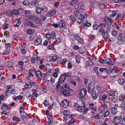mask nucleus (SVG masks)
Masks as SVG:
<instances>
[{
  "instance_id": "nucleus-38",
  "label": "nucleus",
  "mask_w": 125,
  "mask_h": 125,
  "mask_svg": "<svg viewBox=\"0 0 125 125\" xmlns=\"http://www.w3.org/2000/svg\"><path fill=\"white\" fill-rule=\"evenodd\" d=\"M50 36L51 39L53 38V39H55L56 36L55 35V32L54 31H52L50 33Z\"/></svg>"
},
{
  "instance_id": "nucleus-44",
  "label": "nucleus",
  "mask_w": 125,
  "mask_h": 125,
  "mask_svg": "<svg viewBox=\"0 0 125 125\" xmlns=\"http://www.w3.org/2000/svg\"><path fill=\"white\" fill-rule=\"evenodd\" d=\"M11 90L7 89L6 90L5 92V97H7L8 96V93H11Z\"/></svg>"
},
{
  "instance_id": "nucleus-43",
  "label": "nucleus",
  "mask_w": 125,
  "mask_h": 125,
  "mask_svg": "<svg viewBox=\"0 0 125 125\" xmlns=\"http://www.w3.org/2000/svg\"><path fill=\"white\" fill-rule=\"evenodd\" d=\"M62 88H64L68 89L69 88V84L66 83H64L62 84Z\"/></svg>"
},
{
  "instance_id": "nucleus-27",
  "label": "nucleus",
  "mask_w": 125,
  "mask_h": 125,
  "mask_svg": "<svg viewBox=\"0 0 125 125\" xmlns=\"http://www.w3.org/2000/svg\"><path fill=\"white\" fill-rule=\"evenodd\" d=\"M78 2L77 0H73L70 3V5L74 6L78 3Z\"/></svg>"
},
{
  "instance_id": "nucleus-40",
  "label": "nucleus",
  "mask_w": 125,
  "mask_h": 125,
  "mask_svg": "<svg viewBox=\"0 0 125 125\" xmlns=\"http://www.w3.org/2000/svg\"><path fill=\"white\" fill-rule=\"evenodd\" d=\"M117 94H115L114 91H110V92H109V95L110 96H112V97H115V95H117Z\"/></svg>"
},
{
  "instance_id": "nucleus-48",
  "label": "nucleus",
  "mask_w": 125,
  "mask_h": 125,
  "mask_svg": "<svg viewBox=\"0 0 125 125\" xmlns=\"http://www.w3.org/2000/svg\"><path fill=\"white\" fill-rule=\"evenodd\" d=\"M74 120L73 119H72L70 120L69 122H67L66 123V125H68V124L69 125L70 124H73L74 123Z\"/></svg>"
},
{
  "instance_id": "nucleus-50",
  "label": "nucleus",
  "mask_w": 125,
  "mask_h": 125,
  "mask_svg": "<svg viewBox=\"0 0 125 125\" xmlns=\"http://www.w3.org/2000/svg\"><path fill=\"white\" fill-rule=\"evenodd\" d=\"M22 4L25 6L30 5V2H29V1L27 0H24Z\"/></svg>"
},
{
  "instance_id": "nucleus-11",
  "label": "nucleus",
  "mask_w": 125,
  "mask_h": 125,
  "mask_svg": "<svg viewBox=\"0 0 125 125\" xmlns=\"http://www.w3.org/2000/svg\"><path fill=\"white\" fill-rule=\"evenodd\" d=\"M42 43V39L39 37L37 38L34 42V44L36 45H40Z\"/></svg>"
},
{
  "instance_id": "nucleus-18",
  "label": "nucleus",
  "mask_w": 125,
  "mask_h": 125,
  "mask_svg": "<svg viewBox=\"0 0 125 125\" xmlns=\"http://www.w3.org/2000/svg\"><path fill=\"white\" fill-rule=\"evenodd\" d=\"M91 24L87 21H86L85 22L83 23L82 25V27L84 29H86V27H90L91 26Z\"/></svg>"
},
{
  "instance_id": "nucleus-2",
  "label": "nucleus",
  "mask_w": 125,
  "mask_h": 125,
  "mask_svg": "<svg viewBox=\"0 0 125 125\" xmlns=\"http://www.w3.org/2000/svg\"><path fill=\"white\" fill-rule=\"evenodd\" d=\"M35 6L36 8L35 12L37 14H40L42 11H46L48 10L47 7L45 6L41 7L37 5Z\"/></svg>"
},
{
  "instance_id": "nucleus-64",
  "label": "nucleus",
  "mask_w": 125,
  "mask_h": 125,
  "mask_svg": "<svg viewBox=\"0 0 125 125\" xmlns=\"http://www.w3.org/2000/svg\"><path fill=\"white\" fill-rule=\"evenodd\" d=\"M104 3H100L98 5V6L100 8V9H102L104 8Z\"/></svg>"
},
{
  "instance_id": "nucleus-47",
  "label": "nucleus",
  "mask_w": 125,
  "mask_h": 125,
  "mask_svg": "<svg viewBox=\"0 0 125 125\" xmlns=\"http://www.w3.org/2000/svg\"><path fill=\"white\" fill-rule=\"evenodd\" d=\"M93 64V63L91 61H87L86 62V65L87 66H91Z\"/></svg>"
},
{
  "instance_id": "nucleus-10",
  "label": "nucleus",
  "mask_w": 125,
  "mask_h": 125,
  "mask_svg": "<svg viewBox=\"0 0 125 125\" xmlns=\"http://www.w3.org/2000/svg\"><path fill=\"white\" fill-rule=\"evenodd\" d=\"M62 106L64 108H66L68 106L69 103L66 99L63 100L61 103Z\"/></svg>"
},
{
  "instance_id": "nucleus-8",
  "label": "nucleus",
  "mask_w": 125,
  "mask_h": 125,
  "mask_svg": "<svg viewBox=\"0 0 125 125\" xmlns=\"http://www.w3.org/2000/svg\"><path fill=\"white\" fill-rule=\"evenodd\" d=\"M104 20L105 23L108 25H111L113 22L112 19L109 17H105Z\"/></svg>"
},
{
  "instance_id": "nucleus-49",
  "label": "nucleus",
  "mask_w": 125,
  "mask_h": 125,
  "mask_svg": "<svg viewBox=\"0 0 125 125\" xmlns=\"http://www.w3.org/2000/svg\"><path fill=\"white\" fill-rule=\"evenodd\" d=\"M118 82L121 85H123L125 82V81L124 79L120 78L118 80Z\"/></svg>"
},
{
  "instance_id": "nucleus-42",
  "label": "nucleus",
  "mask_w": 125,
  "mask_h": 125,
  "mask_svg": "<svg viewBox=\"0 0 125 125\" xmlns=\"http://www.w3.org/2000/svg\"><path fill=\"white\" fill-rule=\"evenodd\" d=\"M125 35L123 33H121L119 35L118 38L123 40H124V39H125Z\"/></svg>"
},
{
  "instance_id": "nucleus-19",
  "label": "nucleus",
  "mask_w": 125,
  "mask_h": 125,
  "mask_svg": "<svg viewBox=\"0 0 125 125\" xmlns=\"http://www.w3.org/2000/svg\"><path fill=\"white\" fill-rule=\"evenodd\" d=\"M85 6L84 3L83 2H80L78 4V7L80 9H83Z\"/></svg>"
},
{
  "instance_id": "nucleus-52",
  "label": "nucleus",
  "mask_w": 125,
  "mask_h": 125,
  "mask_svg": "<svg viewBox=\"0 0 125 125\" xmlns=\"http://www.w3.org/2000/svg\"><path fill=\"white\" fill-rule=\"evenodd\" d=\"M110 103H109V102H105L103 106V109H104V108L105 109L107 108L108 105L110 104Z\"/></svg>"
},
{
  "instance_id": "nucleus-60",
  "label": "nucleus",
  "mask_w": 125,
  "mask_h": 125,
  "mask_svg": "<svg viewBox=\"0 0 125 125\" xmlns=\"http://www.w3.org/2000/svg\"><path fill=\"white\" fill-rule=\"evenodd\" d=\"M69 112L67 110H65L63 112V114L65 116H69L68 115L69 114Z\"/></svg>"
},
{
  "instance_id": "nucleus-57",
  "label": "nucleus",
  "mask_w": 125,
  "mask_h": 125,
  "mask_svg": "<svg viewBox=\"0 0 125 125\" xmlns=\"http://www.w3.org/2000/svg\"><path fill=\"white\" fill-rule=\"evenodd\" d=\"M73 12L74 14L76 16H77L80 14L79 10L77 9L75 10Z\"/></svg>"
},
{
  "instance_id": "nucleus-9",
  "label": "nucleus",
  "mask_w": 125,
  "mask_h": 125,
  "mask_svg": "<svg viewBox=\"0 0 125 125\" xmlns=\"http://www.w3.org/2000/svg\"><path fill=\"white\" fill-rule=\"evenodd\" d=\"M99 97V99L103 101H105L107 98V95L103 92H102L101 95H100Z\"/></svg>"
},
{
  "instance_id": "nucleus-26",
  "label": "nucleus",
  "mask_w": 125,
  "mask_h": 125,
  "mask_svg": "<svg viewBox=\"0 0 125 125\" xmlns=\"http://www.w3.org/2000/svg\"><path fill=\"white\" fill-rule=\"evenodd\" d=\"M62 94L66 96H68L70 95V94L69 91L67 90H64Z\"/></svg>"
},
{
  "instance_id": "nucleus-36",
  "label": "nucleus",
  "mask_w": 125,
  "mask_h": 125,
  "mask_svg": "<svg viewBox=\"0 0 125 125\" xmlns=\"http://www.w3.org/2000/svg\"><path fill=\"white\" fill-rule=\"evenodd\" d=\"M26 96L27 97H28V99H31L32 97L34 96L33 95L32 96V95H31L30 93L29 92H27L26 93Z\"/></svg>"
},
{
  "instance_id": "nucleus-6",
  "label": "nucleus",
  "mask_w": 125,
  "mask_h": 125,
  "mask_svg": "<svg viewBox=\"0 0 125 125\" xmlns=\"http://www.w3.org/2000/svg\"><path fill=\"white\" fill-rule=\"evenodd\" d=\"M105 109L102 108L100 112L93 116L96 119H99L101 118L104 115V112L105 111Z\"/></svg>"
},
{
  "instance_id": "nucleus-39",
  "label": "nucleus",
  "mask_w": 125,
  "mask_h": 125,
  "mask_svg": "<svg viewBox=\"0 0 125 125\" xmlns=\"http://www.w3.org/2000/svg\"><path fill=\"white\" fill-rule=\"evenodd\" d=\"M80 56L79 55H77L76 56V60L77 63H79L80 61Z\"/></svg>"
},
{
  "instance_id": "nucleus-34",
  "label": "nucleus",
  "mask_w": 125,
  "mask_h": 125,
  "mask_svg": "<svg viewBox=\"0 0 125 125\" xmlns=\"http://www.w3.org/2000/svg\"><path fill=\"white\" fill-rule=\"evenodd\" d=\"M92 93V97L93 99H96L98 96V94L95 92H93Z\"/></svg>"
},
{
  "instance_id": "nucleus-33",
  "label": "nucleus",
  "mask_w": 125,
  "mask_h": 125,
  "mask_svg": "<svg viewBox=\"0 0 125 125\" xmlns=\"http://www.w3.org/2000/svg\"><path fill=\"white\" fill-rule=\"evenodd\" d=\"M10 26L9 24L6 23H4L2 25V28L4 30L8 28Z\"/></svg>"
},
{
  "instance_id": "nucleus-59",
  "label": "nucleus",
  "mask_w": 125,
  "mask_h": 125,
  "mask_svg": "<svg viewBox=\"0 0 125 125\" xmlns=\"http://www.w3.org/2000/svg\"><path fill=\"white\" fill-rule=\"evenodd\" d=\"M73 48L74 50H78L80 49V47L77 45H74L73 47Z\"/></svg>"
},
{
  "instance_id": "nucleus-5",
  "label": "nucleus",
  "mask_w": 125,
  "mask_h": 125,
  "mask_svg": "<svg viewBox=\"0 0 125 125\" xmlns=\"http://www.w3.org/2000/svg\"><path fill=\"white\" fill-rule=\"evenodd\" d=\"M28 18L29 19L31 20L32 21H36V23L38 25L40 24V22H41L40 21H39L37 20L38 18L35 16L32 15H29Z\"/></svg>"
},
{
  "instance_id": "nucleus-16",
  "label": "nucleus",
  "mask_w": 125,
  "mask_h": 125,
  "mask_svg": "<svg viewBox=\"0 0 125 125\" xmlns=\"http://www.w3.org/2000/svg\"><path fill=\"white\" fill-rule=\"evenodd\" d=\"M87 15L86 14V13L85 14L84 16H83L82 14H80V16L81 17V19L82 21V22H83V24L84 23V22H85L86 21H87Z\"/></svg>"
},
{
  "instance_id": "nucleus-61",
  "label": "nucleus",
  "mask_w": 125,
  "mask_h": 125,
  "mask_svg": "<svg viewBox=\"0 0 125 125\" xmlns=\"http://www.w3.org/2000/svg\"><path fill=\"white\" fill-rule=\"evenodd\" d=\"M6 13L7 15L9 16H11L12 14V11L8 10L6 11Z\"/></svg>"
},
{
  "instance_id": "nucleus-45",
  "label": "nucleus",
  "mask_w": 125,
  "mask_h": 125,
  "mask_svg": "<svg viewBox=\"0 0 125 125\" xmlns=\"http://www.w3.org/2000/svg\"><path fill=\"white\" fill-rule=\"evenodd\" d=\"M20 114L22 119H24L26 118L27 114L24 111L22 114Z\"/></svg>"
},
{
  "instance_id": "nucleus-41",
  "label": "nucleus",
  "mask_w": 125,
  "mask_h": 125,
  "mask_svg": "<svg viewBox=\"0 0 125 125\" xmlns=\"http://www.w3.org/2000/svg\"><path fill=\"white\" fill-rule=\"evenodd\" d=\"M117 96L115 95V97H112L111 99H110L109 100V102H110L111 101L112 102H114L116 101V99Z\"/></svg>"
},
{
  "instance_id": "nucleus-30",
  "label": "nucleus",
  "mask_w": 125,
  "mask_h": 125,
  "mask_svg": "<svg viewBox=\"0 0 125 125\" xmlns=\"http://www.w3.org/2000/svg\"><path fill=\"white\" fill-rule=\"evenodd\" d=\"M125 40L118 38L117 42L120 44H122L125 43Z\"/></svg>"
},
{
  "instance_id": "nucleus-12",
  "label": "nucleus",
  "mask_w": 125,
  "mask_h": 125,
  "mask_svg": "<svg viewBox=\"0 0 125 125\" xmlns=\"http://www.w3.org/2000/svg\"><path fill=\"white\" fill-rule=\"evenodd\" d=\"M74 37L80 43H83V39L82 38H81L78 34H74Z\"/></svg>"
},
{
  "instance_id": "nucleus-7",
  "label": "nucleus",
  "mask_w": 125,
  "mask_h": 125,
  "mask_svg": "<svg viewBox=\"0 0 125 125\" xmlns=\"http://www.w3.org/2000/svg\"><path fill=\"white\" fill-rule=\"evenodd\" d=\"M86 92V90L85 88L82 89L79 95V97L81 99L83 98L85 95Z\"/></svg>"
},
{
  "instance_id": "nucleus-53",
  "label": "nucleus",
  "mask_w": 125,
  "mask_h": 125,
  "mask_svg": "<svg viewBox=\"0 0 125 125\" xmlns=\"http://www.w3.org/2000/svg\"><path fill=\"white\" fill-rule=\"evenodd\" d=\"M81 50L79 51V52L80 53H83L85 51V48L84 47H83V48H80Z\"/></svg>"
},
{
  "instance_id": "nucleus-13",
  "label": "nucleus",
  "mask_w": 125,
  "mask_h": 125,
  "mask_svg": "<svg viewBox=\"0 0 125 125\" xmlns=\"http://www.w3.org/2000/svg\"><path fill=\"white\" fill-rule=\"evenodd\" d=\"M105 63H106L108 65H111L114 64V62L113 60H111L110 59L107 58L105 59Z\"/></svg>"
},
{
  "instance_id": "nucleus-15",
  "label": "nucleus",
  "mask_w": 125,
  "mask_h": 125,
  "mask_svg": "<svg viewBox=\"0 0 125 125\" xmlns=\"http://www.w3.org/2000/svg\"><path fill=\"white\" fill-rule=\"evenodd\" d=\"M66 78L64 74H63L62 75L61 77L59 78L58 83H62L64 82Z\"/></svg>"
},
{
  "instance_id": "nucleus-21",
  "label": "nucleus",
  "mask_w": 125,
  "mask_h": 125,
  "mask_svg": "<svg viewBox=\"0 0 125 125\" xmlns=\"http://www.w3.org/2000/svg\"><path fill=\"white\" fill-rule=\"evenodd\" d=\"M25 21H26L24 22L25 24H28L30 26V27L32 28H35L36 27L35 25H34L32 22L30 21H27V20L25 19Z\"/></svg>"
},
{
  "instance_id": "nucleus-20",
  "label": "nucleus",
  "mask_w": 125,
  "mask_h": 125,
  "mask_svg": "<svg viewBox=\"0 0 125 125\" xmlns=\"http://www.w3.org/2000/svg\"><path fill=\"white\" fill-rule=\"evenodd\" d=\"M36 75L38 78H41L42 77V73L40 71H37L36 72Z\"/></svg>"
},
{
  "instance_id": "nucleus-31",
  "label": "nucleus",
  "mask_w": 125,
  "mask_h": 125,
  "mask_svg": "<svg viewBox=\"0 0 125 125\" xmlns=\"http://www.w3.org/2000/svg\"><path fill=\"white\" fill-rule=\"evenodd\" d=\"M20 12L18 10H12V14L14 15H18L20 14Z\"/></svg>"
},
{
  "instance_id": "nucleus-56",
  "label": "nucleus",
  "mask_w": 125,
  "mask_h": 125,
  "mask_svg": "<svg viewBox=\"0 0 125 125\" xmlns=\"http://www.w3.org/2000/svg\"><path fill=\"white\" fill-rule=\"evenodd\" d=\"M3 111L1 113V115H2L3 114H4V115H7V116H7L6 117L7 118V117H8V116H9V112L7 113H6L5 112L6 111Z\"/></svg>"
},
{
  "instance_id": "nucleus-46",
  "label": "nucleus",
  "mask_w": 125,
  "mask_h": 125,
  "mask_svg": "<svg viewBox=\"0 0 125 125\" xmlns=\"http://www.w3.org/2000/svg\"><path fill=\"white\" fill-rule=\"evenodd\" d=\"M31 13V12L29 10H26L25 11V15L27 16H28L31 15L30 14Z\"/></svg>"
},
{
  "instance_id": "nucleus-37",
  "label": "nucleus",
  "mask_w": 125,
  "mask_h": 125,
  "mask_svg": "<svg viewBox=\"0 0 125 125\" xmlns=\"http://www.w3.org/2000/svg\"><path fill=\"white\" fill-rule=\"evenodd\" d=\"M100 29H105V28H106L107 27H108V26H106V24L104 23H102L100 24L99 26Z\"/></svg>"
},
{
  "instance_id": "nucleus-51",
  "label": "nucleus",
  "mask_w": 125,
  "mask_h": 125,
  "mask_svg": "<svg viewBox=\"0 0 125 125\" xmlns=\"http://www.w3.org/2000/svg\"><path fill=\"white\" fill-rule=\"evenodd\" d=\"M120 108L123 110H125V103H122L120 106Z\"/></svg>"
},
{
  "instance_id": "nucleus-55",
  "label": "nucleus",
  "mask_w": 125,
  "mask_h": 125,
  "mask_svg": "<svg viewBox=\"0 0 125 125\" xmlns=\"http://www.w3.org/2000/svg\"><path fill=\"white\" fill-rule=\"evenodd\" d=\"M117 16L116 17L115 20L116 21H119L121 18V16L120 14H117Z\"/></svg>"
},
{
  "instance_id": "nucleus-1",
  "label": "nucleus",
  "mask_w": 125,
  "mask_h": 125,
  "mask_svg": "<svg viewBox=\"0 0 125 125\" xmlns=\"http://www.w3.org/2000/svg\"><path fill=\"white\" fill-rule=\"evenodd\" d=\"M58 24H53L52 25L55 28L60 27V30L62 31L65 28L66 23L64 20H61L58 22Z\"/></svg>"
},
{
  "instance_id": "nucleus-35",
  "label": "nucleus",
  "mask_w": 125,
  "mask_h": 125,
  "mask_svg": "<svg viewBox=\"0 0 125 125\" xmlns=\"http://www.w3.org/2000/svg\"><path fill=\"white\" fill-rule=\"evenodd\" d=\"M27 33L28 34H30L32 33L33 32H35V31L32 29H28L26 31Z\"/></svg>"
},
{
  "instance_id": "nucleus-28",
  "label": "nucleus",
  "mask_w": 125,
  "mask_h": 125,
  "mask_svg": "<svg viewBox=\"0 0 125 125\" xmlns=\"http://www.w3.org/2000/svg\"><path fill=\"white\" fill-rule=\"evenodd\" d=\"M105 29H99L98 32V35H101L103 34V33L105 32Z\"/></svg>"
},
{
  "instance_id": "nucleus-54",
  "label": "nucleus",
  "mask_w": 125,
  "mask_h": 125,
  "mask_svg": "<svg viewBox=\"0 0 125 125\" xmlns=\"http://www.w3.org/2000/svg\"><path fill=\"white\" fill-rule=\"evenodd\" d=\"M57 58V55H54L52 57V59L50 60L53 62H55Z\"/></svg>"
},
{
  "instance_id": "nucleus-29",
  "label": "nucleus",
  "mask_w": 125,
  "mask_h": 125,
  "mask_svg": "<svg viewBox=\"0 0 125 125\" xmlns=\"http://www.w3.org/2000/svg\"><path fill=\"white\" fill-rule=\"evenodd\" d=\"M94 104L93 103L90 104L89 106V109H91L92 110H94V111H96L97 109L95 107H94Z\"/></svg>"
},
{
  "instance_id": "nucleus-22",
  "label": "nucleus",
  "mask_w": 125,
  "mask_h": 125,
  "mask_svg": "<svg viewBox=\"0 0 125 125\" xmlns=\"http://www.w3.org/2000/svg\"><path fill=\"white\" fill-rule=\"evenodd\" d=\"M103 38L104 39H107L109 38V36L108 33L107 31H105L103 34Z\"/></svg>"
},
{
  "instance_id": "nucleus-63",
  "label": "nucleus",
  "mask_w": 125,
  "mask_h": 125,
  "mask_svg": "<svg viewBox=\"0 0 125 125\" xmlns=\"http://www.w3.org/2000/svg\"><path fill=\"white\" fill-rule=\"evenodd\" d=\"M80 104L79 105L78 104H76V103H74L73 105L74 108L75 109H78V108L80 107Z\"/></svg>"
},
{
  "instance_id": "nucleus-62",
  "label": "nucleus",
  "mask_w": 125,
  "mask_h": 125,
  "mask_svg": "<svg viewBox=\"0 0 125 125\" xmlns=\"http://www.w3.org/2000/svg\"><path fill=\"white\" fill-rule=\"evenodd\" d=\"M119 98V100H121L122 102H125V98L124 96L123 95H121V96H120Z\"/></svg>"
},
{
  "instance_id": "nucleus-24",
  "label": "nucleus",
  "mask_w": 125,
  "mask_h": 125,
  "mask_svg": "<svg viewBox=\"0 0 125 125\" xmlns=\"http://www.w3.org/2000/svg\"><path fill=\"white\" fill-rule=\"evenodd\" d=\"M56 11L55 10H52L50 12H48L47 14L48 16H51L54 15L55 14Z\"/></svg>"
},
{
  "instance_id": "nucleus-14",
  "label": "nucleus",
  "mask_w": 125,
  "mask_h": 125,
  "mask_svg": "<svg viewBox=\"0 0 125 125\" xmlns=\"http://www.w3.org/2000/svg\"><path fill=\"white\" fill-rule=\"evenodd\" d=\"M122 120V118L120 117H115L113 121L115 124H119L121 123Z\"/></svg>"
},
{
  "instance_id": "nucleus-17",
  "label": "nucleus",
  "mask_w": 125,
  "mask_h": 125,
  "mask_svg": "<svg viewBox=\"0 0 125 125\" xmlns=\"http://www.w3.org/2000/svg\"><path fill=\"white\" fill-rule=\"evenodd\" d=\"M110 109L111 110V113L112 115H115L116 113L117 112L116 111L117 108L116 106L111 107Z\"/></svg>"
},
{
  "instance_id": "nucleus-58",
  "label": "nucleus",
  "mask_w": 125,
  "mask_h": 125,
  "mask_svg": "<svg viewBox=\"0 0 125 125\" xmlns=\"http://www.w3.org/2000/svg\"><path fill=\"white\" fill-rule=\"evenodd\" d=\"M104 116L105 117H107L109 115V112L107 111H105L104 112Z\"/></svg>"
},
{
  "instance_id": "nucleus-32",
  "label": "nucleus",
  "mask_w": 125,
  "mask_h": 125,
  "mask_svg": "<svg viewBox=\"0 0 125 125\" xmlns=\"http://www.w3.org/2000/svg\"><path fill=\"white\" fill-rule=\"evenodd\" d=\"M117 14L116 11H114L110 14L109 16L111 18L114 17L116 16Z\"/></svg>"
},
{
  "instance_id": "nucleus-3",
  "label": "nucleus",
  "mask_w": 125,
  "mask_h": 125,
  "mask_svg": "<svg viewBox=\"0 0 125 125\" xmlns=\"http://www.w3.org/2000/svg\"><path fill=\"white\" fill-rule=\"evenodd\" d=\"M77 110L79 112H83V114H86L87 111V109H86V108L84 107V103H82L81 105H80V107L77 109Z\"/></svg>"
},
{
  "instance_id": "nucleus-4",
  "label": "nucleus",
  "mask_w": 125,
  "mask_h": 125,
  "mask_svg": "<svg viewBox=\"0 0 125 125\" xmlns=\"http://www.w3.org/2000/svg\"><path fill=\"white\" fill-rule=\"evenodd\" d=\"M88 92L90 94L94 91V89L95 88V85L94 83L91 82L89 83L88 86Z\"/></svg>"
},
{
  "instance_id": "nucleus-25",
  "label": "nucleus",
  "mask_w": 125,
  "mask_h": 125,
  "mask_svg": "<svg viewBox=\"0 0 125 125\" xmlns=\"http://www.w3.org/2000/svg\"><path fill=\"white\" fill-rule=\"evenodd\" d=\"M6 66L10 68L12 67L13 66V64L10 61H8L5 63Z\"/></svg>"
},
{
  "instance_id": "nucleus-23",
  "label": "nucleus",
  "mask_w": 125,
  "mask_h": 125,
  "mask_svg": "<svg viewBox=\"0 0 125 125\" xmlns=\"http://www.w3.org/2000/svg\"><path fill=\"white\" fill-rule=\"evenodd\" d=\"M1 107L2 110L3 111H6L8 109L7 105L5 104H2Z\"/></svg>"
}]
</instances>
